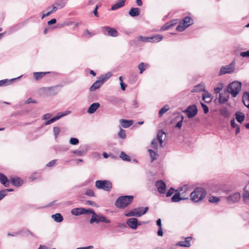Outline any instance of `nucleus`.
I'll return each instance as SVG.
<instances>
[{
	"mask_svg": "<svg viewBox=\"0 0 249 249\" xmlns=\"http://www.w3.org/2000/svg\"><path fill=\"white\" fill-rule=\"evenodd\" d=\"M206 191L203 188H196L190 194L191 200L194 202H198L204 199L206 195Z\"/></svg>",
	"mask_w": 249,
	"mask_h": 249,
	"instance_id": "nucleus-1",
	"label": "nucleus"
},
{
	"mask_svg": "<svg viewBox=\"0 0 249 249\" xmlns=\"http://www.w3.org/2000/svg\"><path fill=\"white\" fill-rule=\"evenodd\" d=\"M133 196H124L118 197L115 201V206L120 209H124L128 206L133 200Z\"/></svg>",
	"mask_w": 249,
	"mask_h": 249,
	"instance_id": "nucleus-2",
	"label": "nucleus"
},
{
	"mask_svg": "<svg viewBox=\"0 0 249 249\" xmlns=\"http://www.w3.org/2000/svg\"><path fill=\"white\" fill-rule=\"evenodd\" d=\"M89 213L92 214V216L90 219V223L92 224L94 222L99 223L103 222L105 223H110V220L101 214H97L95 213L93 210L89 209Z\"/></svg>",
	"mask_w": 249,
	"mask_h": 249,
	"instance_id": "nucleus-3",
	"label": "nucleus"
},
{
	"mask_svg": "<svg viewBox=\"0 0 249 249\" xmlns=\"http://www.w3.org/2000/svg\"><path fill=\"white\" fill-rule=\"evenodd\" d=\"M241 83L234 81L229 85L227 88V91L231 94L232 97H235L241 90Z\"/></svg>",
	"mask_w": 249,
	"mask_h": 249,
	"instance_id": "nucleus-4",
	"label": "nucleus"
},
{
	"mask_svg": "<svg viewBox=\"0 0 249 249\" xmlns=\"http://www.w3.org/2000/svg\"><path fill=\"white\" fill-rule=\"evenodd\" d=\"M194 23L193 19L190 17H185L176 28V30L178 32H182L185 30L187 27Z\"/></svg>",
	"mask_w": 249,
	"mask_h": 249,
	"instance_id": "nucleus-5",
	"label": "nucleus"
},
{
	"mask_svg": "<svg viewBox=\"0 0 249 249\" xmlns=\"http://www.w3.org/2000/svg\"><path fill=\"white\" fill-rule=\"evenodd\" d=\"M148 209V207H139L135 208L128 213L125 214V216L126 217L130 216H136L140 217L143 214H145Z\"/></svg>",
	"mask_w": 249,
	"mask_h": 249,
	"instance_id": "nucleus-6",
	"label": "nucleus"
},
{
	"mask_svg": "<svg viewBox=\"0 0 249 249\" xmlns=\"http://www.w3.org/2000/svg\"><path fill=\"white\" fill-rule=\"evenodd\" d=\"M95 186L99 189H102L105 191L109 192L112 188V183L109 180H97L95 182Z\"/></svg>",
	"mask_w": 249,
	"mask_h": 249,
	"instance_id": "nucleus-7",
	"label": "nucleus"
},
{
	"mask_svg": "<svg viewBox=\"0 0 249 249\" xmlns=\"http://www.w3.org/2000/svg\"><path fill=\"white\" fill-rule=\"evenodd\" d=\"M71 113V111L70 110H66L64 112H58L54 117L46 121L44 124L45 125H49L52 123H53L56 121L60 119L62 117L70 114Z\"/></svg>",
	"mask_w": 249,
	"mask_h": 249,
	"instance_id": "nucleus-8",
	"label": "nucleus"
},
{
	"mask_svg": "<svg viewBox=\"0 0 249 249\" xmlns=\"http://www.w3.org/2000/svg\"><path fill=\"white\" fill-rule=\"evenodd\" d=\"M235 63L232 61L228 65L224 66L221 67L219 74L222 75L226 73H232L234 70Z\"/></svg>",
	"mask_w": 249,
	"mask_h": 249,
	"instance_id": "nucleus-9",
	"label": "nucleus"
},
{
	"mask_svg": "<svg viewBox=\"0 0 249 249\" xmlns=\"http://www.w3.org/2000/svg\"><path fill=\"white\" fill-rule=\"evenodd\" d=\"M183 112L186 114L189 118H192L196 116L198 110L196 105H192L188 106Z\"/></svg>",
	"mask_w": 249,
	"mask_h": 249,
	"instance_id": "nucleus-10",
	"label": "nucleus"
},
{
	"mask_svg": "<svg viewBox=\"0 0 249 249\" xmlns=\"http://www.w3.org/2000/svg\"><path fill=\"white\" fill-rule=\"evenodd\" d=\"M192 188L188 185H185L180 187L178 191L181 196L183 197V199H186L188 198V196L190 194Z\"/></svg>",
	"mask_w": 249,
	"mask_h": 249,
	"instance_id": "nucleus-11",
	"label": "nucleus"
},
{
	"mask_svg": "<svg viewBox=\"0 0 249 249\" xmlns=\"http://www.w3.org/2000/svg\"><path fill=\"white\" fill-rule=\"evenodd\" d=\"M102 32L107 35L113 37H116L118 36V32L117 30L109 26H105L102 28Z\"/></svg>",
	"mask_w": 249,
	"mask_h": 249,
	"instance_id": "nucleus-12",
	"label": "nucleus"
},
{
	"mask_svg": "<svg viewBox=\"0 0 249 249\" xmlns=\"http://www.w3.org/2000/svg\"><path fill=\"white\" fill-rule=\"evenodd\" d=\"M241 198V195L238 192H236L226 197L227 202L229 203H235L239 201Z\"/></svg>",
	"mask_w": 249,
	"mask_h": 249,
	"instance_id": "nucleus-13",
	"label": "nucleus"
},
{
	"mask_svg": "<svg viewBox=\"0 0 249 249\" xmlns=\"http://www.w3.org/2000/svg\"><path fill=\"white\" fill-rule=\"evenodd\" d=\"M71 213L74 215H79L82 214L89 213V209H86L83 208H76L71 210Z\"/></svg>",
	"mask_w": 249,
	"mask_h": 249,
	"instance_id": "nucleus-14",
	"label": "nucleus"
},
{
	"mask_svg": "<svg viewBox=\"0 0 249 249\" xmlns=\"http://www.w3.org/2000/svg\"><path fill=\"white\" fill-rule=\"evenodd\" d=\"M156 186L159 193L164 194L165 192L166 184L162 180H158L156 183Z\"/></svg>",
	"mask_w": 249,
	"mask_h": 249,
	"instance_id": "nucleus-15",
	"label": "nucleus"
},
{
	"mask_svg": "<svg viewBox=\"0 0 249 249\" xmlns=\"http://www.w3.org/2000/svg\"><path fill=\"white\" fill-rule=\"evenodd\" d=\"M127 224L132 229H136L138 227V220L136 218H131L127 220Z\"/></svg>",
	"mask_w": 249,
	"mask_h": 249,
	"instance_id": "nucleus-16",
	"label": "nucleus"
},
{
	"mask_svg": "<svg viewBox=\"0 0 249 249\" xmlns=\"http://www.w3.org/2000/svg\"><path fill=\"white\" fill-rule=\"evenodd\" d=\"M103 84V82L98 77L97 80L90 87V91H94L98 89Z\"/></svg>",
	"mask_w": 249,
	"mask_h": 249,
	"instance_id": "nucleus-17",
	"label": "nucleus"
},
{
	"mask_svg": "<svg viewBox=\"0 0 249 249\" xmlns=\"http://www.w3.org/2000/svg\"><path fill=\"white\" fill-rule=\"evenodd\" d=\"M100 106V105L99 103H92L88 108L87 110L88 113L89 114L94 113Z\"/></svg>",
	"mask_w": 249,
	"mask_h": 249,
	"instance_id": "nucleus-18",
	"label": "nucleus"
},
{
	"mask_svg": "<svg viewBox=\"0 0 249 249\" xmlns=\"http://www.w3.org/2000/svg\"><path fill=\"white\" fill-rule=\"evenodd\" d=\"M192 238L191 237H187L185 238L184 241L178 242L177 243V245L184 247H189L191 245L190 242L192 240Z\"/></svg>",
	"mask_w": 249,
	"mask_h": 249,
	"instance_id": "nucleus-19",
	"label": "nucleus"
},
{
	"mask_svg": "<svg viewBox=\"0 0 249 249\" xmlns=\"http://www.w3.org/2000/svg\"><path fill=\"white\" fill-rule=\"evenodd\" d=\"M205 90V85L204 83H200L195 86L192 90L193 92L204 91Z\"/></svg>",
	"mask_w": 249,
	"mask_h": 249,
	"instance_id": "nucleus-20",
	"label": "nucleus"
},
{
	"mask_svg": "<svg viewBox=\"0 0 249 249\" xmlns=\"http://www.w3.org/2000/svg\"><path fill=\"white\" fill-rule=\"evenodd\" d=\"M120 123L124 128H128L133 124L132 120L120 119Z\"/></svg>",
	"mask_w": 249,
	"mask_h": 249,
	"instance_id": "nucleus-21",
	"label": "nucleus"
},
{
	"mask_svg": "<svg viewBox=\"0 0 249 249\" xmlns=\"http://www.w3.org/2000/svg\"><path fill=\"white\" fill-rule=\"evenodd\" d=\"M0 182L5 187H7L9 186V182L7 178L4 175L0 173Z\"/></svg>",
	"mask_w": 249,
	"mask_h": 249,
	"instance_id": "nucleus-22",
	"label": "nucleus"
},
{
	"mask_svg": "<svg viewBox=\"0 0 249 249\" xmlns=\"http://www.w3.org/2000/svg\"><path fill=\"white\" fill-rule=\"evenodd\" d=\"M125 0H119L115 4H113L111 7V10H116L124 5Z\"/></svg>",
	"mask_w": 249,
	"mask_h": 249,
	"instance_id": "nucleus-23",
	"label": "nucleus"
},
{
	"mask_svg": "<svg viewBox=\"0 0 249 249\" xmlns=\"http://www.w3.org/2000/svg\"><path fill=\"white\" fill-rule=\"evenodd\" d=\"M10 181L12 184L17 187L21 186L23 183L22 180L19 178H11Z\"/></svg>",
	"mask_w": 249,
	"mask_h": 249,
	"instance_id": "nucleus-24",
	"label": "nucleus"
},
{
	"mask_svg": "<svg viewBox=\"0 0 249 249\" xmlns=\"http://www.w3.org/2000/svg\"><path fill=\"white\" fill-rule=\"evenodd\" d=\"M242 198L245 204L249 205V191L244 189Z\"/></svg>",
	"mask_w": 249,
	"mask_h": 249,
	"instance_id": "nucleus-25",
	"label": "nucleus"
},
{
	"mask_svg": "<svg viewBox=\"0 0 249 249\" xmlns=\"http://www.w3.org/2000/svg\"><path fill=\"white\" fill-rule=\"evenodd\" d=\"M177 20H173L169 22L166 23L165 25L162 26L161 28V30L162 31H164L167 30L171 27L173 26L174 25L177 24Z\"/></svg>",
	"mask_w": 249,
	"mask_h": 249,
	"instance_id": "nucleus-26",
	"label": "nucleus"
},
{
	"mask_svg": "<svg viewBox=\"0 0 249 249\" xmlns=\"http://www.w3.org/2000/svg\"><path fill=\"white\" fill-rule=\"evenodd\" d=\"M129 14L132 17L138 16L140 14V10L138 8H132L129 10Z\"/></svg>",
	"mask_w": 249,
	"mask_h": 249,
	"instance_id": "nucleus-27",
	"label": "nucleus"
},
{
	"mask_svg": "<svg viewBox=\"0 0 249 249\" xmlns=\"http://www.w3.org/2000/svg\"><path fill=\"white\" fill-rule=\"evenodd\" d=\"M49 72H34V77L36 80H38L43 77Z\"/></svg>",
	"mask_w": 249,
	"mask_h": 249,
	"instance_id": "nucleus-28",
	"label": "nucleus"
},
{
	"mask_svg": "<svg viewBox=\"0 0 249 249\" xmlns=\"http://www.w3.org/2000/svg\"><path fill=\"white\" fill-rule=\"evenodd\" d=\"M243 102L245 106L249 108V93L245 92L243 96Z\"/></svg>",
	"mask_w": 249,
	"mask_h": 249,
	"instance_id": "nucleus-29",
	"label": "nucleus"
},
{
	"mask_svg": "<svg viewBox=\"0 0 249 249\" xmlns=\"http://www.w3.org/2000/svg\"><path fill=\"white\" fill-rule=\"evenodd\" d=\"M52 218L56 222L60 223L63 220V217L59 213H56L52 215Z\"/></svg>",
	"mask_w": 249,
	"mask_h": 249,
	"instance_id": "nucleus-30",
	"label": "nucleus"
},
{
	"mask_svg": "<svg viewBox=\"0 0 249 249\" xmlns=\"http://www.w3.org/2000/svg\"><path fill=\"white\" fill-rule=\"evenodd\" d=\"M236 119L240 123H242L245 119L244 114L241 112L238 111L235 113Z\"/></svg>",
	"mask_w": 249,
	"mask_h": 249,
	"instance_id": "nucleus-31",
	"label": "nucleus"
},
{
	"mask_svg": "<svg viewBox=\"0 0 249 249\" xmlns=\"http://www.w3.org/2000/svg\"><path fill=\"white\" fill-rule=\"evenodd\" d=\"M180 194V193H176L172 197V201L174 202H177L180 201V200H182L183 197Z\"/></svg>",
	"mask_w": 249,
	"mask_h": 249,
	"instance_id": "nucleus-32",
	"label": "nucleus"
},
{
	"mask_svg": "<svg viewBox=\"0 0 249 249\" xmlns=\"http://www.w3.org/2000/svg\"><path fill=\"white\" fill-rule=\"evenodd\" d=\"M112 75V74L110 72H108L105 74L101 75L98 78L100 79V80L103 82H105Z\"/></svg>",
	"mask_w": 249,
	"mask_h": 249,
	"instance_id": "nucleus-33",
	"label": "nucleus"
},
{
	"mask_svg": "<svg viewBox=\"0 0 249 249\" xmlns=\"http://www.w3.org/2000/svg\"><path fill=\"white\" fill-rule=\"evenodd\" d=\"M150 42H158L161 41L163 38V36L161 35H156L152 36H150Z\"/></svg>",
	"mask_w": 249,
	"mask_h": 249,
	"instance_id": "nucleus-34",
	"label": "nucleus"
},
{
	"mask_svg": "<svg viewBox=\"0 0 249 249\" xmlns=\"http://www.w3.org/2000/svg\"><path fill=\"white\" fill-rule=\"evenodd\" d=\"M208 201L211 203L217 204L220 201V198L219 197L212 196L209 197Z\"/></svg>",
	"mask_w": 249,
	"mask_h": 249,
	"instance_id": "nucleus-35",
	"label": "nucleus"
},
{
	"mask_svg": "<svg viewBox=\"0 0 249 249\" xmlns=\"http://www.w3.org/2000/svg\"><path fill=\"white\" fill-rule=\"evenodd\" d=\"M165 135V133L162 130L160 131L157 134V139L159 141V143L160 144V146H162V144L163 142L162 137Z\"/></svg>",
	"mask_w": 249,
	"mask_h": 249,
	"instance_id": "nucleus-36",
	"label": "nucleus"
},
{
	"mask_svg": "<svg viewBox=\"0 0 249 249\" xmlns=\"http://www.w3.org/2000/svg\"><path fill=\"white\" fill-rule=\"evenodd\" d=\"M148 152L150 155L151 162H152L155 160L157 159L158 156L157 153H156L155 152L151 149L148 150Z\"/></svg>",
	"mask_w": 249,
	"mask_h": 249,
	"instance_id": "nucleus-37",
	"label": "nucleus"
},
{
	"mask_svg": "<svg viewBox=\"0 0 249 249\" xmlns=\"http://www.w3.org/2000/svg\"><path fill=\"white\" fill-rule=\"evenodd\" d=\"M148 65L147 64H145L143 62H141L138 65V69L140 70V73H142L143 71L145 70V68L148 67Z\"/></svg>",
	"mask_w": 249,
	"mask_h": 249,
	"instance_id": "nucleus-38",
	"label": "nucleus"
},
{
	"mask_svg": "<svg viewBox=\"0 0 249 249\" xmlns=\"http://www.w3.org/2000/svg\"><path fill=\"white\" fill-rule=\"evenodd\" d=\"M220 113L222 116L225 117H227L230 116L229 112L225 107H223L220 109Z\"/></svg>",
	"mask_w": 249,
	"mask_h": 249,
	"instance_id": "nucleus-39",
	"label": "nucleus"
},
{
	"mask_svg": "<svg viewBox=\"0 0 249 249\" xmlns=\"http://www.w3.org/2000/svg\"><path fill=\"white\" fill-rule=\"evenodd\" d=\"M203 99L206 103H209L211 102L212 100L211 94L208 93V92L205 93L203 95Z\"/></svg>",
	"mask_w": 249,
	"mask_h": 249,
	"instance_id": "nucleus-40",
	"label": "nucleus"
},
{
	"mask_svg": "<svg viewBox=\"0 0 249 249\" xmlns=\"http://www.w3.org/2000/svg\"><path fill=\"white\" fill-rule=\"evenodd\" d=\"M120 158H121L123 160L125 161H130V159L128 155H127L124 152H121Z\"/></svg>",
	"mask_w": 249,
	"mask_h": 249,
	"instance_id": "nucleus-41",
	"label": "nucleus"
},
{
	"mask_svg": "<svg viewBox=\"0 0 249 249\" xmlns=\"http://www.w3.org/2000/svg\"><path fill=\"white\" fill-rule=\"evenodd\" d=\"M118 135L119 137L121 139H125L126 138L125 131L121 127Z\"/></svg>",
	"mask_w": 249,
	"mask_h": 249,
	"instance_id": "nucleus-42",
	"label": "nucleus"
},
{
	"mask_svg": "<svg viewBox=\"0 0 249 249\" xmlns=\"http://www.w3.org/2000/svg\"><path fill=\"white\" fill-rule=\"evenodd\" d=\"M159 143V141L158 140L156 139H153L151 142L152 147L154 149H157L158 148Z\"/></svg>",
	"mask_w": 249,
	"mask_h": 249,
	"instance_id": "nucleus-43",
	"label": "nucleus"
},
{
	"mask_svg": "<svg viewBox=\"0 0 249 249\" xmlns=\"http://www.w3.org/2000/svg\"><path fill=\"white\" fill-rule=\"evenodd\" d=\"M169 109V107L168 106H166L163 107L161 108L159 111V115L160 117L162 116L163 114L167 111Z\"/></svg>",
	"mask_w": 249,
	"mask_h": 249,
	"instance_id": "nucleus-44",
	"label": "nucleus"
},
{
	"mask_svg": "<svg viewBox=\"0 0 249 249\" xmlns=\"http://www.w3.org/2000/svg\"><path fill=\"white\" fill-rule=\"evenodd\" d=\"M70 143L72 145H76L79 143V140L75 138H71L70 140Z\"/></svg>",
	"mask_w": 249,
	"mask_h": 249,
	"instance_id": "nucleus-45",
	"label": "nucleus"
},
{
	"mask_svg": "<svg viewBox=\"0 0 249 249\" xmlns=\"http://www.w3.org/2000/svg\"><path fill=\"white\" fill-rule=\"evenodd\" d=\"M139 38L140 40H141L143 42H150V41H151V40H150L151 39H150V37H143L142 36H140L139 37Z\"/></svg>",
	"mask_w": 249,
	"mask_h": 249,
	"instance_id": "nucleus-46",
	"label": "nucleus"
},
{
	"mask_svg": "<svg viewBox=\"0 0 249 249\" xmlns=\"http://www.w3.org/2000/svg\"><path fill=\"white\" fill-rule=\"evenodd\" d=\"M72 153L77 155L78 156H81L84 155L85 153L84 151L79 150H76L72 151Z\"/></svg>",
	"mask_w": 249,
	"mask_h": 249,
	"instance_id": "nucleus-47",
	"label": "nucleus"
},
{
	"mask_svg": "<svg viewBox=\"0 0 249 249\" xmlns=\"http://www.w3.org/2000/svg\"><path fill=\"white\" fill-rule=\"evenodd\" d=\"M10 84V81L5 79L0 81V86H5Z\"/></svg>",
	"mask_w": 249,
	"mask_h": 249,
	"instance_id": "nucleus-48",
	"label": "nucleus"
},
{
	"mask_svg": "<svg viewBox=\"0 0 249 249\" xmlns=\"http://www.w3.org/2000/svg\"><path fill=\"white\" fill-rule=\"evenodd\" d=\"M59 132H60L59 127H57V126L53 127V133H54V136L55 137V138H57Z\"/></svg>",
	"mask_w": 249,
	"mask_h": 249,
	"instance_id": "nucleus-49",
	"label": "nucleus"
},
{
	"mask_svg": "<svg viewBox=\"0 0 249 249\" xmlns=\"http://www.w3.org/2000/svg\"><path fill=\"white\" fill-rule=\"evenodd\" d=\"M86 195L89 196H95L93 191L91 189H88L86 192Z\"/></svg>",
	"mask_w": 249,
	"mask_h": 249,
	"instance_id": "nucleus-50",
	"label": "nucleus"
},
{
	"mask_svg": "<svg viewBox=\"0 0 249 249\" xmlns=\"http://www.w3.org/2000/svg\"><path fill=\"white\" fill-rule=\"evenodd\" d=\"M183 116L182 115L181 116V120L179 121L176 124V127L180 129L181 126H182V121H183Z\"/></svg>",
	"mask_w": 249,
	"mask_h": 249,
	"instance_id": "nucleus-51",
	"label": "nucleus"
},
{
	"mask_svg": "<svg viewBox=\"0 0 249 249\" xmlns=\"http://www.w3.org/2000/svg\"><path fill=\"white\" fill-rule=\"evenodd\" d=\"M175 192V190L173 188H170L166 193V196L169 197L171 196Z\"/></svg>",
	"mask_w": 249,
	"mask_h": 249,
	"instance_id": "nucleus-52",
	"label": "nucleus"
},
{
	"mask_svg": "<svg viewBox=\"0 0 249 249\" xmlns=\"http://www.w3.org/2000/svg\"><path fill=\"white\" fill-rule=\"evenodd\" d=\"M52 113H46L45 114H44L43 117H42V119L43 120H48V119H49L50 118H51V117L52 116Z\"/></svg>",
	"mask_w": 249,
	"mask_h": 249,
	"instance_id": "nucleus-53",
	"label": "nucleus"
},
{
	"mask_svg": "<svg viewBox=\"0 0 249 249\" xmlns=\"http://www.w3.org/2000/svg\"><path fill=\"white\" fill-rule=\"evenodd\" d=\"M201 106L202 108L203 109L204 112L205 114H207L209 111V108L208 107L204 104L201 103Z\"/></svg>",
	"mask_w": 249,
	"mask_h": 249,
	"instance_id": "nucleus-54",
	"label": "nucleus"
},
{
	"mask_svg": "<svg viewBox=\"0 0 249 249\" xmlns=\"http://www.w3.org/2000/svg\"><path fill=\"white\" fill-rule=\"evenodd\" d=\"M240 54L243 57H249V51L241 52Z\"/></svg>",
	"mask_w": 249,
	"mask_h": 249,
	"instance_id": "nucleus-55",
	"label": "nucleus"
},
{
	"mask_svg": "<svg viewBox=\"0 0 249 249\" xmlns=\"http://www.w3.org/2000/svg\"><path fill=\"white\" fill-rule=\"evenodd\" d=\"M92 157L96 160H99L101 159V155L99 153L95 152L92 154Z\"/></svg>",
	"mask_w": 249,
	"mask_h": 249,
	"instance_id": "nucleus-56",
	"label": "nucleus"
},
{
	"mask_svg": "<svg viewBox=\"0 0 249 249\" xmlns=\"http://www.w3.org/2000/svg\"><path fill=\"white\" fill-rule=\"evenodd\" d=\"M228 99L226 97H222L220 93H219V102L222 103L226 102Z\"/></svg>",
	"mask_w": 249,
	"mask_h": 249,
	"instance_id": "nucleus-57",
	"label": "nucleus"
},
{
	"mask_svg": "<svg viewBox=\"0 0 249 249\" xmlns=\"http://www.w3.org/2000/svg\"><path fill=\"white\" fill-rule=\"evenodd\" d=\"M231 125L233 128H236V127L239 126L238 125V124H236L235 120L234 119L231 120Z\"/></svg>",
	"mask_w": 249,
	"mask_h": 249,
	"instance_id": "nucleus-58",
	"label": "nucleus"
},
{
	"mask_svg": "<svg viewBox=\"0 0 249 249\" xmlns=\"http://www.w3.org/2000/svg\"><path fill=\"white\" fill-rule=\"evenodd\" d=\"M6 195V193H5V191L2 190L0 191V200H1Z\"/></svg>",
	"mask_w": 249,
	"mask_h": 249,
	"instance_id": "nucleus-59",
	"label": "nucleus"
},
{
	"mask_svg": "<svg viewBox=\"0 0 249 249\" xmlns=\"http://www.w3.org/2000/svg\"><path fill=\"white\" fill-rule=\"evenodd\" d=\"M56 160H53L51 161H50L47 164V165L49 167H52L53 166L54 164H55V163L56 162Z\"/></svg>",
	"mask_w": 249,
	"mask_h": 249,
	"instance_id": "nucleus-60",
	"label": "nucleus"
},
{
	"mask_svg": "<svg viewBox=\"0 0 249 249\" xmlns=\"http://www.w3.org/2000/svg\"><path fill=\"white\" fill-rule=\"evenodd\" d=\"M56 22V20L55 18L52 19L50 21H48L47 23L49 25H51L52 24L55 23Z\"/></svg>",
	"mask_w": 249,
	"mask_h": 249,
	"instance_id": "nucleus-61",
	"label": "nucleus"
},
{
	"mask_svg": "<svg viewBox=\"0 0 249 249\" xmlns=\"http://www.w3.org/2000/svg\"><path fill=\"white\" fill-rule=\"evenodd\" d=\"M98 5H96L93 11V13L94 14V15L96 16V17H98V12H97V10H98Z\"/></svg>",
	"mask_w": 249,
	"mask_h": 249,
	"instance_id": "nucleus-62",
	"label": "nucleus"
},
{
	"mask_svg": "<svg viewBox=\"0 0 249 249\" xmlns=\"http://www.w3.org/2000/svg\"><path fill=\"white\" fill-rule=\"evenodd\" d=\"M121 88L123 90H124L126 87V85L125 84L124 82H121L120 83Z\"/></svg>",
	"mask_w": 249,
	"mask_h": 249,
	"instance_id": "nucleus-63",
	"label": "nucleus"
},
{
	"mask_svg": "<svg viewBox=\"0 0 249 249\" xmlns=\"http://www.w3.org/2000/svg\"><path fill=\"white\" fill-rule=\"evenodd\" d=\"M93 248V246H88V247H79V248H77L76 249H91Z\"/></svg>",
	"mask_w": 249,
	"mask_h": 249,
	"instance_id": "nucleus-64",
	"label": "nucleus"
}]
</instances>
